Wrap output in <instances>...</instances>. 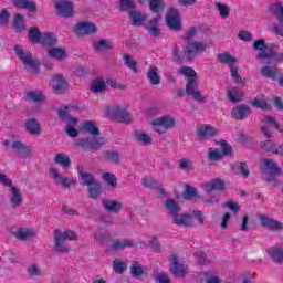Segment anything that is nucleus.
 Masks as SVG:
<instances>
[{
    "mask_svg": "<svg viewBox=\"0 0 283 283\" xmlns=\"http://www.w3.org/2000/svg\"><path fill=\"white\" fill-rule=\"evenodd\" d=\"M83 129L93 137L81 138L75 142V146L81 147L84 151H92V149L98 151V149H102L103 145H105V138L101 137V130H98L96 123L86 120L83 124Z\"/></svg>",
    "mask_w": 283,
    "mask_h": 283,
    "instance_id": "1",
    "label": "nucleus"
},
{
    "mask_svg": "<svg viewBox=\"0 0 283 283\" xmlns=\"http://www.w3.org/2000/svg\"><path fill=\"white\" fill-rule=\"evenodd\" d=\"M65 240H70L71 242H75L78 240V234L72 230H65L64 232L55 229L53 231V251L55 253H70V247H67V243H65Z\"/></svg>",
    "mask_w": 283,
    "mask_h": 283,
    "instance_id": "2",
    "label": "nucleus"
},
{
    "mask_svg": "<svg viewBox=\"0 0 283 283\" xmlns=\"http://www.w3.org/2000/svg\"><path fill=\"white\" fill-rule=\"evenodd\" d=\"M259 169L262 176H266V181L270 185H277V176H283L282 169L277 167V163L269 158L261 160Z\"/></svg>",
    "mask_w": 283,
    "mask_h": 283,
    "instance_id": "3",
    "label": "nucleus"
},
{
    "mask_svg": "<svg viewBox=\"0 0 283 283\" xmlns=\"http://www.w3.org/2000/svg\"><path fill=\"white\" fill-rule=\"evenodd\" d=\"M19 61H21L22 64H24L25 67H29L31 74H39L41 72V69L39 65V61L34 60L32 56V53H25V50H23V46L15 45L13 48Z\"/></svg>",
    "mask_w": 283,
    "mask_h": 283,
    "instance_id": "4",
    "label": "nucleus"
},
{
    "mask_svg": "<svg viewBox=\"0 0 283 283\" xmlns=\"http://www.w3.org/2000/svg\"><path fill=\"white\" fill-rule=\"evenodd\" d=\"M70 109H72V106L70 105L60 107L57 111V117L61 118V120H65V123H67L65 128L67 136L71 138H76V136H78V130L72 125H76L78 123V118L72 117L70 115Z\"/></svg>",
    "mask_w": 283,
    "mask_h": 283,
    "instance_id": "5",
    "label": "nucleus"
},
{
    "mask_svg": "<svg viewBox=\"0 0 283 283\" xmlns=\"http://www.w3.org/2000/svg\"><path fill=\"white\" fill-rule=\"evenodd\" d=\"M207 43L201 41H191L187 42L184 48V59L186 61H193L196 56L199 54H202L203 52H207Z\"/></svg>",
    "mask_w": 283,
    "mask_h": 283,
    "instance_id": "6",
    "label": "nucleus"
},
{
    "mask_svg": "<svg viewBox=\"0 0 283 283\" xmlns=\"http://www.w3.org/2000/svg\"><path fill=\"white\" fill-rule=\"evenodd\" d=\"M269 11L276 18L277 24H274L273 30L277 36H283V3L277 1L269 6Z\"/></svg>",
    "mask_w": 283,
    "mask_h": 283,
    "instance_id": "7",
    "label": "nucleus"
},
{
    "mask_svg": "<svg viewBox=\"0 0 283 283\" xmlns=\"http://www.w3.org/2000/svg\"><path fill=\"white\" fill-rule=\"evenodd\" d=\"M151 126L158 134H165L176 127V119L169 116L159 117L151 122Z\"/></svg>",
    "mask_w": 283,
    "mask_h": 283,
    "instance_id": "8",
    "label": "nucleus"
},
{
    "mask_svg": "<svg viewBox=\"0 0 283 283\" xmlns=\"http://www.w3.org/2000/svg\"><path fill=\"white\" fill-rule=\"evenodd\" d=\"M258 218L261 222V227H263V229H268V231H273L274 233H277L283 230L282 221L271 219L269 218V216L262 213H259Z\"/></svg>",
    "mask_w": 283,
    "mask_h": 283,
    "instance_id": "9",
    "label": "nucleus"
},
{
    "mask_svg": "<svg viewBox=\"0 0 283 283\" xmlns=\"http://www.w3.org/2000/svg\"><path fill=\"white\" fill-rule=\"evenodd\" d=\"M186 94L188 96H192L198 103H207V97L200 94L198 91V80L196 78H188L186 83Z\"/></svg>",
    "mask_w": 283,
    "mask_h": 283,
    "instance_id": "10",
    "label": "nucleus"
},
{
    "mask_svg": "<svg viewBox=\"0 0 283 283\" xmlns=\"http://www.w3.org/2000/svg\"><path fill=\"white\" fill-rule=\"evenodd\" d=\"M166 23L169 30L180 32V30H182V25L180 23V11H178V9H170L166 15Z\"/></svg>",
    "mask_w": 283,
    "mask_h": 283,
    "instance_id": "11",
    "label": "nucleus"
},
{
    "mask_svg": "<svg viewBox=\"0 0 283 283\" xmlns=\"http://www.w3.org/2000/svg\"><path fill=\"white\" fill-rule=\"evenodd\" d=\"M54 6L59 17H64L65 19L74 17V3L70 2V0H59Z\"/></svg>",
    "mask_w": 283,
    "mask_h": 283,
    "instance_id": "12",
    "label": "nucleus"
},
{
    "mask_svg": "<svg viewBox=\"0 0 283 283\" xmlns=\"http://www.w3.org/2000/svg\"><path fill=\"white\" fill-rule=\"evenodd\" d=\"M98 28L93 22L82 21L78 22L74 29V32L77 36H87L90 34H95Z\"/></svg>",
    "mask_w": 283,
    "mask_h": 283,
    "instance_id": "13",
    "label": "nucleus"
},
{
    "mask_svg": "<svg viewBox=\"0 0 283 283\" xmlns=\"http://www.w3.org/2000/svg\"><path fill=\"white\" fill-rule=\"evenodd\" d=\"M170 271L176 275V277H185L188 266L185 262H178V256L176 254L170 255Z\"/></svg>",
    "mask_w": 283,
    "mask_h": 283,
    "instance_id": "14",
    "label": "nucleus"
},
{
    "mask_svg": "<svg viewBox=\"0 0 283 283\" xmlns=\"http://www.w3.org/2000/svg\"><path fill=\"white\" fill-rule=\"evenodd\" d=\"M230 116L233 120H244L251 116V107L247 104H239L232 108Z\"/></svg>",
    "mask_w": 283,
    "mask_h": 283,
    "instance_id": "15",
    "label": "nucleus"
},
{
    "mask_svg": "<svg viewBox=\"0 0 283 283\" xmlns=\"http://www.w3.org/2000/svg\"><path fill=\"white\" fill-rule=\"evenodd\" d=\"M49 175L51 178H54L56 185H62L63 189H67V187H72V185H76V180L70 177H62L61 175H59L56 168H50Z\"/></svg>",
    "mask_w": 283,
    "mask_h": 283,
    "instance_id": "16",
    "label": "nucleus"
},
{
    "mask_svg": "<svg viewBox=\"0 0 283 283\" xmlns=\"http://www.w3.org/2000/svg\"><path fill=\"white\" fill-rule=\"evenodd\" d=\"M51 86L54 94L61 95L67 90V81L62 75H53L51 78Z\"/></svg>",
    "mask_w": 283,
    "mask_h": 283,
    "instance_id": "17",
    "label": "nucleus"
},
{
    "mask_svg": "<svg viewBox=\"0 0 283 283\" xmlns=\"http://www.w3.org/2000/svg\"><path fill=\"white\" fill-rule=\"evenodd\" d=\"M226 188L227 184H224V180L216 178L205 184L203 191L212 193V191H224Z\"/></svg>",
    "mask_w": 283,
    "mask_h": 283,
    "instance_id": "18",
    "label": "nucleus"
},
{
    "mask_svg": "<svg viewBox=\"0 0 283 283\" xmlns=\"http://www.w3.org/2000/svg\"><path fill=\"white\" fill-rule=\"evenodd\" d=\"M111 114L117 123H129L132 115L127 109L120 107V106H115L112 108Z\"/></svg>",
    "mask_w": 283,
    "mask_h": 283,
    "instance_id": "19",
    "label": "nucleus"
},
{
    "mask_svg": "<svg viewBox=\"0 0 283 283\" xmlns=\"http://www.w3.org/2000/svg\"><path fill=\"white\" fill-rule=\"evenodd\" d=\"M253 50H255V52H259L256 55L258 61L269 60V53H266V50H269V45H266V41L264 39H259L254 41Z\"/></svg>",
    "mask_w": 283,
    "mask_h": 283,
    "instance_id": "20",
    "label": "nucleus"
},
{
    "mask_svg": "<svg viewBox=\"0 0 283 283\" xmlns=\"http://www.w3.org/2000/svg\"><path fill=\"white\" fill-rule=\"evenodd\" d=\"M160 21H163L161 15H157L156 18L148 21V24L145 27L146 32L153 36V39H157V36H160Z\"/></svg>",
    "mask_w": 283,
    "mask_h": 283,
    "instance_id": "21",
    "label": "nucleus"
},
{
    "mask_svg": "<svg viewBox=\"0 0 283 283\" xmlns=\"http://www.w3.org/2000/svg\"><path fill=\"white\" fill-rule=\"evenodd\" d=\"M216 136V128L210 125H203L197 129V138L199 140H211Z\"/></svg>",
    "mask_w": 283,
    "mask_h": 283,
    "instance_id": "22",
    "label": "nucleus"
},
{
    "mask_svg": "<svg viewBox=\"0 0 283 283\" xmlns=\"http://www.w3.org/2000/svg\"><path fill=\"white\" fill-rule=\"evenodd\" d=\"M268 255L275 264H283V247L273 245L268 250Z\"/></svg>",
    "mask_w": 283,
    "mask_h": 283,
    "instance_id": "23",
    "label": "nucleus"
},
{
    "mask_svg": "<svg viewBox=\"0 0 283 283\" xmlns=\"http://www.w3.org/2000/svg\"><path fill=\"white\" fill-rule=\"evenodd\" d=\"M172 222L175 227H191V224H193V219H191V214H179L177 212L172 217Z\"/></svg>",
    "mask_w": 283,
    "mask_h": 283,
    "instance_id": "24",
    "label": "nucleus"
},
{
    "mask_svg": "<svg viewBox=\"0 0 283 283\" xmlns=\"http://www.w3.org/2000/svg\"><path fill=\"white\" fill-rule=\"evenodd\" d=\"M262 149L268 154L283 155V145L275 144L272 140H265L261 144Z\"/></svg>",
    "mask_w": 283,
    "mask_h": 283,
    "instance_id": "25",
    "label": "nucleus"
},
{
    "mask_svg": "<svg viewBox=\"0 0 283 283\" xmlns=\"http://www.w3.org/2000/svg\"><path fill=\"white\" fill-rule=\"evenodd\" d=\"M129 19L134 28H140L142 25H145V21H147V13H140L138 11L130 10Z\"/></svg>",
    "mask_w": 283,
    "mask_h": 283,
    "instance_id": "26",
    "label": "nucleus"
},
{
    "mask_svg": "<svg viewBox=\"0 0 283 283\" xmlns=\"http://www.w3.org/2000/svg\"><path fill=\"white\" fill-rule=\"evenodd\" d=\"M77 174L83 187H90L96 182V180H94V175L85 172L83 165L77 166Z\"/></svg>",
    "mask_w": 283,
    "mask_h": 283,
    "instance_id": "27",
    "label": "nucleus"
},
{
    "mask_svg": "<svg viewBox=\"0 0 283 283\" xmlns=\"http://www.w3.org/2000/svg\"><path fill=\"white\" fill-rule=\"evenodd\" d=\"M11 148L15 151V154H18L20 158L30 156V147L20 140L12 142Z\"/></svg>",
    "mask_w": 283,
    "mask_h": 283,
    "instance_id": "28",
    "label": "nucleus"
},
{
    "mask_svg": "<svg viewBox=\"0 0 283 283\" xmlns=\"http://www.w3.org/2000/svg\"><path fill=\"white\" fill-rule=\"evenodd\" d=\"M9 191L11 192L10 203L13 209H17L22 202H23V195H21V190L19 188L11 186L9 188Z\"/></svg>",
    "mask_w": 283,
    "mask_h": 283,
    "instance_id": "29",
    "label": "nucleus"
},
{
    "mask_svg": "<svg viewBox=\"0 0 283 283\" xmlns=\"http://www.w3.org/2000/svg\"><path fill=\"white\" fill-rule=\"evenodd\" d=\"M59 43V38L54 32H43L42 40L40 41L41 45H46L48 48H52Z\"/></svg>",
    "mask_w": 283,
    "mask_h": 283,
    "instance_id": "30",
    "label": "nucleus"
},
{
    "mask_svg": "<svg viewBox=\"0 0 283 283\" xmlns=\"http://www.w3.org/2000/svg\"><path fill=\"white\" fill-rule=\"evenodd\" d=\"M14 8L29 10V12H36V2L33 0H13Z\"/></svg>",
    "mask_w": 283,
    "mask_h": 283,
    "instance_id": "31",
    "label": "nucleus"
},
{
    "mask_svg": "<svg viewBox=\"0 0 283 283\" xmlns=\"http://www.w3.org/2000/svg\"><path fill=\"white\" fill-rule=\"evenodd\" d=\"M25 129L31 136H39L41 134V124L34 118H30L25 123Z\"/></svg>",
    "mask_w": 283,
    "mask_h": 283,
    "instance_id": "32",
    "label": "nucleus"
},
{
    "mask_svg": "<svg viewBox=\"0 0 283 283\" xmlns=\"http://www.w3.org/2000/svg\"><path fill=\"white\" fill-rule=\"evenodd\" d=\"M217 61L221 65H229V67H231V65H234V63H238V59L231 55L229 52H223L221 54H218Z\"/></svg>",
    "mask_w": 283,
    "mask_h": 283,
    "instance_id": "33",
    "label": "nucleus"
},
{
    "mask_svg": "<svg viewBox=\"0 0 283 283\" xmlns=\"http://www.w3.org/2000/svg\"><path fill=\"white\" fill-rule=\"evenodd\" d=\"M27 101L29 103H45V95H43V91H30L27 93Z\"/></svg>",
    "mask_w": 283,
    "mask_h": 283,
    "instance_id": "34",
    "label": "nucleus"
},
{
    "mask_svg": "<svg viewBox=\"0 0 283 283\" xmlns=\"http://www.w3.org/2000/svg\"><path fill=\"white\" fill-rule=\"evenodd\" d=\"M53 163H55V165H60L61 167H63V169H67L72 165L70 156H67L65 153L56 154L53 159Z\"/></svg>",
    "mask_w": 283,
    "mask_h": 283,
    "instance_id": "35",
    "label": "nucleus"
},
{
    "mask_svg": "<svg viewBox=\"0 0 283 283\" xmlns=\"http://www.w3.org/2000/svg\"><path fill=\"white\" fill-rule=\"evenodd\" d=\"M164 207H165V209L168 210L171 218H174L177 213H179V211H181L180 205H178V202L171 198H168L164 202Z\"/></svg>",
    "mask_w": 283,
    "mask_h": 283,
    "instance_id": "36",
    "label": "nucleus"
},
{
    "mask_svg": "<svg viewBox=\"0 0 283 283\" xmlns=\"http://www.w3.org/2000/svg\"><path fill=\"white\" fill-rule=\"evenodd\" d=\"M88 196L92 200H97L103 193V186L101 182L95 181L93 185L87 186Z\"/></svg>",
    "mask_w": 283,
    "mask_h": 283,
    "instance_id": "37",
    "label": "nucleus"
},
{
    "mask_svg": "<svg viewBox=\"0 0 283 283\" xmlns=\"http://www.w3.org/2000/svg\"><path fill=\"white\" fill-rule=\"evenodd\" d=\"M261 75L264 76V78H271V81L277 80V66H270L265 65L261 69Z\"/></svg>",
    "mask_w": 283,
    "mask_h": 283,
    "instance_id": "38",
    "label": "nucleus"
},
{
    "mask_svg": "<svg viewBox=\"0 0 283 283\" xmlns=\"http://www.w3.org/2000/svg\"><path fill=\"white\" fill-rule=\"evenodd\" d=\"M48 55L51 59H55L56 61H63V59H65V56H67V52L63 48H51L48 51Z\"/></svg>",
    "mask_w": 283,
    "mask_h": 283,
    "instance_id": "39",
    "label": "nucleus"
},
{
    "mask_svg": "<svg viewBox=\"0 0 283 283\" xmlns=\"http://www.w3.org/2000/svg\"><path fill=\"white\" fill-rule=\"evenodd\" d=\"M133 136L135 140L142 143V145H151L153 143L151 136L147 135V133H143V130H135Z\"/></svg>",
    "mask_w": 283,
    "mask_h": 283,
    "instance_id": "40",
    "label": "nucleus"
},
{
    "mask_svg": "<svg viewBox=\"0 0 283 283\" xmlns=\"http://www.w3.org/2000/svg\"><path fill=\"white\" fill-rule=\"evenodd\" d=\"M43 38V33L36 28V27H31L29 30V39L30 42L33 43L34 45L41 43V40Z\"/></svg>",
    "mask_w": 283,
    "mask_h": 283,
    "instance_id": "41",
    "label": "nucleus"
},
{
    "mask_svg": "<svg viewBox=\"0 0 283 283\" xmlns=\"http://www.w3.org/2000/svg\"><path fill=\"white\" fill-rule=\"evenodd\" d=\"M103 207L104 209H106V211H113L114 213H118V211L123 209V203H120V201L109 200L104 201Z\"/></svg>",
    "mask_w": 283,
    "mask_h": 283,
    "instance_id": "42",
    "label": "nucleus"
},
{
    "mask_svg": "<svg viewBox=\"0 0 283 283\" xmlns=\"http://www.w3.org/2000/svg\"><path fill=\"white\" fill-rule=\"evenodd\" d=\"M147 78L150 85H160V75H158V67H150L147 72Z\"/></svg>",
    "mask_w": 283,
    "mask_h": 283,
    "instance_id": "43",
    "label": "nucleus"
},
{
    "mask_svg": "<svg viewBox=\"0 0 283 283\" xmlns=\"http://www.w3.org/2000/svg\"><path fill=\"white\" fill-rule=\"evenodd\" d=\"M234 174H241L244 178H249L251 176V171H249V166L247 163L240 161L233 166Z\"/></svg>",
    "mask_w": 283,
    "mask_h": 283,
    "instance_id": "44",
    "label": "nucleus"
},
{
    "mask_svg": "<svg viewBox=\"0 0 283 283\" xmlns=\"http://www.w3.org/2000/svg\"><path fill=\"white\" fill-rule=\"evenodd\" d=\"M184 197L186 200H196L197 198H200V195H198V189H196V187L188 184L186 185Z\"/></svg>",
    "mask_w": 283,
    "mask_h": 283,
    "instance_id": "45",
    "label": "nucleus"
},
{
    "mask_svg": "<svg viewBox=\"0 0 283 283\" xmlns=\"http://www.w3.org/2000/svg\"><path fill=\"white\" fill-rule=\"evenodd\" d=\"M17 240H20V242H25V240L32 238V235H34V231L30 230V229H19L15 233H14Z\"/></svg>",
    "mask_w": 283,
    "mask_h": 283,
    "instance_id": "46",
    "label": "nucleus"
},
{
    "mask_svg": "<svg viewBox=\"0 0 283 283\" xmlns=\"http://www.w3.org/2000/svg\"><path fill=\"white\" fill-rule=\"evenodd\" d=\"M93 48L96 51H101V50H112L114 48V44H112V42H109L106 39H102L99 41H96L93 43Z\"/></svg>",
    "mask_w": 283,
    "mask_h": 283,
    "instance_id": "47",
    "label": "nucleus"
},
{
    "mask_svg": "<svg viewBox=\"0 0 283 283\" xmlns=\"http://www.w3.org/2000/svg\"><path fill=\"white\" fill-rule=\"evenodd\" d=\"M13 30L14 32H23L25 30V21L23 15L17 14L13 20Z\"/></svg>",
    "mask_w": 283,
    "mask_h": 283,
    "instance_id": "48",
    "label": "nucleus"
},
{
    "mask_svg": "<svg viewBox=\"0 0 283 283\" xmlns=\"http://www.w3.org/2000/svg\"><path fill=\"white\" fill-rule=\"evenodd\" d=\"M102 178L104 180V182H106V185H108V187H117L118 186V179L116 178V175L112 174V172H104L102 175Z\"/></svg>",
    "mask_w": 283,
    "mask_h": 283,
    "instance_id": "49",
    "label": "nucleus"
},
{
    "mask_svg": "<svg viewBox=\"0 0 283 283\" xmlns=\"http://www.w3.org/2000/svg\"><path fill=\"white\" fill-rule=\"evenodd\" d=\"M230 70V76L231 78H233V81H235V83H244V80H242V76H240V67H238V65L234 63L232 65L229 66Z\"/></svg>",
    "mask_w": 283,
    "mask_h": 283,
    "instance_id": "50",
    "label": "nucleus"
},
{
    "mask_svg": "<svg viewBox=\"0 0 283 283\" xmlns=\"http://www.w3.org/2000/svg\"><path fill=\"white\" fill-rule=\"evenodd\" d=\"M105 163H113L114 165H119L120 155L116 151H106L104 155Z\"/></svg>",
    "mask_w": 283,
    "mask_h": 283,
    "instance_id": "51",
    "label": "nucleus"
},
{
    "mask_svg": "<svg viewBox=\"0 0 283 283\" xmlns=\"http://www.w3.org/2000/svg\"><path fill=\"white\" fill-rule=\"evenodd\" d=\"M149 8L151 12L158 14L165 10V4L163 3V0H149Z\"/></svg>",
    "mask_w": 283,
    "mask_h": 283,
    "instance_id": "52",
    "label": "nucleus"
},
{
    "mask_svg": "<svg viewBox=\"0 0 283 283\" xmlns=\"http://www.w3.org/2000/svg\"><path fill=\"white\" fill-rule=\"evenodd\" d=\"M125 65L129 67L134 72V74H138V62L132 59V55L124 54Z\"/></svg>",
    "mask_w": 283,
    "mask_h": 283,
    "instance_id": "53",
    "label": "nucleus"
},
{
    "mask_svg": "<svg viewBox=\"0 0 283 283\" xmlns=\"http://www.w3.org/2000/svg\"><path fill=\"white\" fill-rule=\"evenodd\" d=\"M227 96L230 103H240V101H242V95H240V92L237 87L228 91Z\"/></svg>",
    "mask_w": 283,
    "mask_h": 283,
    "instance_id": "54",
    "label": "nucleus"
},
{
    "mask_svg": "<svg viewBox=\"0 0 283 283\" xmlns=\"http://www.w3.org/2000/svg\"><path fill=\"white\" fill-rule=\"evenodd\" d=\"M142 184L143 187H146L147 189H158V187H160V181L150 179L149 177H144Z\"/></svg>",
    "mask_w": 283,
    "mask_h": 283,
    "instance_id": "55",
    "label": "nucleus"
},
{
    "mask_svg": "<svg viewBox=\"0 0 283 283\" xmlns=\"http://www.w3.org/2000/svg\"><path fill=\"white\" fill-rule=\"evenodd\" d=\"M113 269L115 273H125V271L127 270V263L123 262L120 259H115L113 261Z\"/></svg>",
    "mask_w": 283,
    "mask_h": 283,
    "instance_id": "56",
    "label": "nucleus"
},
{
    "mask_svg": "<svg viewBox=\"0 0 283 283\" xmlns=\"http://www.w3.org/2000/svg\"><path fill=\"white\" fill-rule=\"evenodd\" d=\"M223 158H224V155L220 150L213 149V148L209 149V153H208L209 160L218 163V161L222 160Z\"/></svg>",
    "mask_w": 283,
    "mask_h": 283,
    "instance_id": "57",
    "label": "nucleus"
},
{
    "mask_svg": "<svg viewBox=\"0 0 283 283\" xmlns=\"http://www.w3.org/2000/svg\"><path fill=\"white\" fill-rule=\"evenodd\" d=\"M133 277H140L143 275V265L138 261H133L130 266Z\"/></svg>",
    "mask_w": 283,
    "mask_h": 283,
    "instance_id": "58",
    "label": "nucleus"
},
{
    "mask_svg": "<svg viewBox=\"0 0 283 283\" xmlns=\"http://www.w3.org/2000/svg\"><path fill=\"white\" fill-rule=\"evenodd\" d=\"M180 74L182 76H186V78H196L198 76V73L196 72V70H193L192 67L189 66H182L180 69Z\"/></svg>",
    "mask_w": 283,
    "mask_h": 283,
    "instance_id": "59",
    "label": "nucleus"
},
{
    "mask_svg": "<svg viewBox=\"0 0 283 283\" xmlns=\"http://www.w3.org/2000/svg\"><path fill=\"white\" fill-rule=\"evenodd\" d=\"M119 8L127 12V10H134L136 8V2L134 0H119Z\"/></svg>",
    "mask_w": 283,
    "mask_h": 283,
    "instance_id": "60",
    "label": "nucleus"
},
{
    "mask_svg": "<svg viewBox=\"0 0 283 283\" xmlns=\"http://www.w3.org/2000/svg\"><path fill=\"white\" fill-rule=\"evenodd\" d=\"M216 7L217 10H219V14L222 17V19H227V17H229V7H227V4L216 2Z\"/></svg>",
    "mask_w": 283,
    "mask_h": 283,
    "instance_id": "61",
    "label": "nucleus"
},
{
    "mask_svg": "<svg viewBox=\"0 0 283 283\" xmlns=\"http://www.w3.org/2000/svg\"><path fill=\"white\" fill-rule=\"evenodd\" d=\"M220 145L222 150L221 154H223V156H233V147H231L229 143H227L226 140H221Z\"/></svg>",
    "mask_w": 283,
    "mask_h": 283,
    "instance_id": "62",
    "label": "nucleus"
},
{
    "mask_svg": "<svg viewBox=\"0 0 283 283\" xmlns=\"http://www.w3.org/2000/svg\"><path fill=\"white\" fill-rule=\"evenodd\" d=\"M154 277L157 283H171V279L166 272H159Z\"/></svg>",
    "mask_w": 283,
    "mask_h": 283,
    "instance_id": "63",
    "label": "nucleus"
},
{
    "mask_svg": "<svg viewBox=\"0 0 283 283\" xmlns=\"http://www.w3.org/2000/svg\"><path fill=\"white\" fill-rule=\"evenodd\" d=\"M179 169H182L184 171H192L193 167L191 166V161L187 158H182L179 161Z\"/></svg>",
    "mask_w": 283,
    "mask_h": 283,
    "instance_id": "64",
    "label": "nucleus"
}]
</instances>
